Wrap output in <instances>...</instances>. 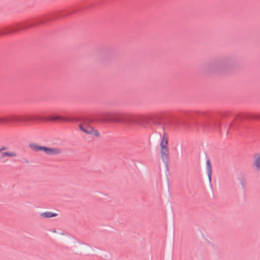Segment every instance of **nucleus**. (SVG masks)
Returning <instances> with one entry per match:
<instances>
[{
    "mask_svg": "<svg viewBox=\"0 0 260 260\" xmlns=\"http://www.w3.org/2000/svg\"><path fill=\"white\" fill-rule=\"evenodd\" d=\"M236 63V59L232 57L216 58L206 63L203 68V70L208 74H226L233 69Z\"/></svg>",
    "mask_w": 260,
    "mask_h": 260,
    "instance_id": "obj_3",
    "label": "nucleus"
},
{
    "mask_svg": "<svg viewBox=\"0 0 260 260\" xmlns=\"http://www.w3.org/2000/svg\"><path fill=\"white\" fill-rule=\"evenodd\" d=\"M49 19L41 20L37 21L36 19L31 20L32 23H29V20L24 21L22 24H17L14 26H9L5 28L3 31L0 32V36H5L10 34L13 32H17L20 30L26 29L34 26H37L39 24H44L48 22Z\"/></svg>",
    "mask_w": 260,
    "mask_h": 260,
    "instance_id": "obj_4",
    "label": "nucleus"
},
{
    "mask_svg": "<svg viewBox=\"0 0 260 260\" xmlns=\"http://www.w3.org/2000/svg\"><path fill=\"white\" fill-rule=\"evenodd\" d=\"M230 114V111L218 114L196 112L189 114L187 120L180 118L174 120L171 123L176 127L181 126L185 129L208 131L219 126L220 119L226 118Z\"/></svg>",
    "mask_w": 260,
    "mask_h": 260,
    "instance_id": "obj_1",
    "label": "nucleus"
},
{
    "mask_svg": "<svg viewBox=\"0 0 260 260\" xmlns=\"http://www.w3.org/2000/svg\"><path fill=\"white\" fill-rule=\"evenodd\" d=\"M21 122V117L15 115H12L10 118H0V123H4L9 122Z\"/></svg>",
    "mask_w": 260,
    "mask_h": 260,
    "instance_id": "obj_7",
    "label": "nucleus"
},
{
    "mask_svg": "<svg viewBox=\"0 0 260 260\" xmlns=\"http://www.w3.org/2000/svg\"><path fill=\"white\" fill-rule=\"evenodd\" d=\"M90 135H94L97 137H99L100 136V133H99V132L96 130V129H94L93 127H92V131H91V133H90Z\"/></svg>",
    "mask_w": 260,
    "mask_h": 260,
    "instance_id": "obj_16",
    "label": "nucleus"
},
{
    "mask_svg": "<svg viewBox=\"0 0 260 260\" xmlns=\"http://www.w3.org/2000/svg\"><path fill=\"white\" fill-rule=\"evenodd\" d=\"M239 181H240L241 185L243 188H245L246 185V180L243 175H241L239 178Z\"/></svg>",
    "mask_w": 260,
    "mask_h": 260,
    "instance_id": "obj_15",
    "label": "nucleus"
},
{
    "mask_svg": "<svg viewBox=\"0 0 260 260\" xmlns=\"http://www.w3.org/2000/svg\"><path fill=\"white\" fill-rule=\"evenodd\" d=\"M43 118V120H50V121H57V120H60V121H69V120H72L71 119L65 118L61 117L60 116L58 115H55L53 116H50L48 118L47 117H42Z\"/></svg>",
    "mask_w": 260,
    "mask_h": 260,
    "instance_id": "obj_8",
    "label": "nucleus"
},
{
    "mask_svg": "<svg viewBox=\"0 0 260 260\" xmlns=\"http://www.w3.org/2000/svg\"><path fill=\"white\" fill-rule=\"evenodd\" d=\"M71 13H67V14H58V15L56 16V17H54V19H56L57 18H59V17H64L69 14H70Z\"/></svg>",
    "mask_w": 260,
    "mask_h": 260,
    "instance_id": "obj_18",
    "label": "nucleus"
},
{
    "mask_svg": "<svg viewBox=\"0 0 260 260\" xmlns=\"http://www.w3.org/2000/svg\"><path fill=\"white\" fill-rule=\"evenodd\" d=\"M29 147L35 151H42L48 155H54L60 154L61 150L58 148H50L46 146H42L35 143H30Z\"/></svg>",
    "mask_w": 260,
    "mask_h": 260,
    "instance_id": "obj_6",
    "label": "nucleus"
},
{
    "mask_svg": "<svg viewBox=\"0 0 260 260\" xmlns=\"http://www.w3.org/2000/svg\"><path fill=\"white\" fill-rule=\"evenodd\" d=\"M251 118L260 119V114H255L252 116Z\"/></svg>",
    "mask_w": 260,
    "mask_h": 260,
    "instance_id": "obj_19",
    "label": "nucleus"
},
{
    "mask_svg": "<svg viewBox=\"0 0 260 260\" xmlns=\"http://www.w3.org/2000/svg\"><path fill=\"white\" fill-rule=\"evenodd\" d=\"M254 162L253 164V167H255L256 170L259 171L260 170V154L256 153L253 155Z\"/></svg>",
    "mask_w": 260,
    "mask_h": 260,
    "instance_id": "obj_10",
    "label": "nucleus"
},
{
    "mask_svg": "<svg viewBox=\"0 0 260 260\" xmlns=\"http://www.w3.org/2000/svg\"><path fill=\"white\" fill-rule=\"evenodd\" d=\"M164 112L161 111L153 112L148 114L146 116V118L150 120L156 128H161L164 131L163 137L160 143V157L168 170L170 158L169 151L168 146V137L167 134L165 133V125L167 124V122L164 121Z\"/></svg>",
    "mask_w": 260,
    "mask_h": 260,
    "instance_id": "obj_2",
    "label": "nucleus"
},
{
    "mask_svg": "<svg viewBox=\"0 0 260 260\" xmlns=\"http://www.w3.org/2000/svg\"><path fill=\"white\" fill-rule=\"evenodd\" d=\"M103 117L107 121L127 124H131L136 122L132 117L121 113L106 112L103 113Z\"/></svg>",
    "mask_w": 260,
    "mask_h": 260,
    "instance_id": "obj_5",
    "label": "nucleus"
},
{
    "mask_svg": "<svg viewBox=\"0 0 260 260\" xmlns=\"http://www.w3.org/2000/svg\"><path fill=\"white\" fill-rule=\"evenodd\" d=\"M43 118L42 117H33L30 116L28 115H24L22 117H21V122H27V121H32L35 120H42Z\"/></svg>",
    "mask_w": 260,
    "mask_h": 260,
    "instance_id": "obj_9",
    "label": "nucleus"
},
{
    "mask_svg": "<svg viewBox=\"0 0 260 260\" xmlns=\"http://www.w3.org/2000/svg\"><path fill=\"white\" fill-rule=\"evenodd\" d=\"M17 155V153L14 151L4 152L2 153L1 158H3L6 156L16 157Z\"/></svg>",
    "mask_w": 260,
    "mask_h": 260,
    "instance_id": "obj_14",
    "label": "nucleus"
},
{
    "mask_svg": "<svg viewBox=\"0 0 260 260\" xmlns=\"http://www.w3.org/2000/svg\"><path fill=\"white\" fill-rule=\"evenodd\" d=\"M7 149V147H5V146H3L1 148H0V152H1L2 151H4V150H5Z\"/></svg>",
    "mask_w": 260,
    "mask_h": 260,
    "instance_id": "obj_20",
    "label": "nucleus"
},
{
    "mask_svg": "<svg viewBox=\"0 0 260 260\" xmlns=\"http://www.w3.org/2000/svg\"><path fill=\"white\" fill-rule=\"evenodd\" d=\"M206 167L209 181L210 182L211 181L212 167L209 159L207 160Z\"/></svg>",
    "mask_w": 260,
    "mask_h": 260,
    "instance_id": "obj_11",
    "label": "nucleus"
},
{
    "mask_svg": "<svg viewBox=\"0 0 260 260\" xmlns=\"http://www.w3.org/2000/svg\"><path fill=\"white\" fill-rule=\"evenodd\" d=\"M240 123V122H239L236 119H234V121H233L230 125V127H233L235 126V125L236 126H238Z\"/></svg>",
    "mask_w": 260,
    "mask_h": 260,
    "instance_id": "obj_17",
    "label": "nucleus"
},
{
    "mask_svg": "<svg viewBox=\"0 0 260 260\" xmlns=\"http://www.w3.org/2000/svg\"><path fill=\"white\" fill-rule=\"evenodd\" d=\"M79 127L81 131L87 134H90L92 131V126H88L86 127L83 126V124H80Z\"/></svg>",
    "mask_w": 260,
    "mask_h": 260,
    "instance_id": "obj_13",
    "label": "nucleus"
},
{
    "mask_svg": "<svg viewBox=\"0 0 260 260\" xmlns=\"http://www.w3.org/2000/svg\"><path fill=\"white\" fill-rule=\"evenodd\" d=\"M244 117H240V119H241V120H242L243 119H244Z\"/></svg>",
    "mask_w": 260,
    "mask_h": 260,
    "instance_id": "obj_21",
    "label": "nucleus"
},
{
    "mask_svg": "<svg viewBox=\"0 0 260 260\" xmlns=\"http://www.w3.org/2000/svg\"><path fill=\"white\" fill-rule=\"evenodd\" d=\"M40 216L41 217H43L44 218H51V217L57 216V214L53 213L51 212H45L41 213Z\"/></svg>",
    "mask_w": 260,
    "mask_h": 260,
    "instance_id": "obj_12",
    "label": "nucleus"
}]
</instances>
